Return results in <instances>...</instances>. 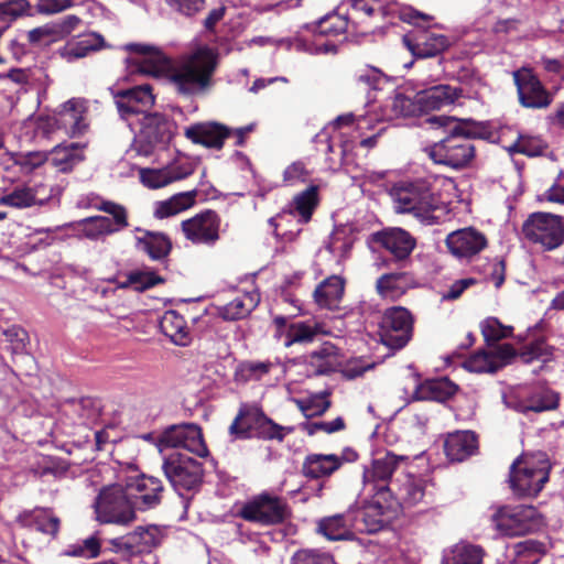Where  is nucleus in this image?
<instances>
[{
  "mask_svg": "<svg viewBox=\"0 0 564 564\" xmlns=\"http://www.w3.org/2000/svg\"><path fill=\"white\" fill-rule=\"evenodd\" d=\"M217 66V53L208 46H200L170 70L169 79L178 95L200 96L214 86Z\"/></svg>",
  "mask_w": 564,
  "mask_h": 564,
  "instance_id": "f257e3e1",
  "label": "nucleus"
},
{
  "mask_svg": "<svg viewBox=\"0 0 564 564\" xmlns=\"http://www.w3.org/2000/svg\"><path fill=\"white\" fill-rule=\"evenodd\" d=\"M427 122L433 126L449 127V134L426 150L430 158L437 164L455 170L466 167L475 158L471 131L452 117L433 116L427 119Z\"/></svg>",
  "mask_w": 564,
  "mask_h": 564,
  "instance_id": "f03ea898",
  "label": "nucleus"
},
{
  "mask_svg": "<svg viewBox=\"0 0 564 564\" xmlns=\"http://www.w3.org/2000/svg\"><path fill=\"white\" fill-rule=\"evenodd\" d=\"M390 195L398 214H411L425 225L438 223L444 215L445 206L422 180L400 182L392 187Z\"/></svg>",
  "mask_w": 564,
  "mask_h": 564,
  "instance_id": "7ed1b4c3",
  "label": "nucleus"
},
{
  "mask_svg": "<svg viewBox=\"0 0 564 564\" xmlns=\"http://www.w3.org/2000/svg\"><path fill=\"white\" fill-rule=\"evenodd\" d=\"M550 471L551 463L545 453L522 454L510 466V488L518 497H536L549 481Z\"/></svg>",
  "mask_w": 564,
  "mask_h": 564,
  "instance_id": "20e7f679",
  "label": "nucleus"
},
{
  "mask_svg": "<svg viewBox=\"0 0 564 564\" xmlns=\"http://www.w3.org/2000/svg\"><path fill=\"white\" fill-rule=\"evenodd\" d=\"M425 496V480L410 473L398 474L389 481V486L381 488L376 505L382 511L397 513L401 509L416 506Z\"/></svg>",
  "mask_w": 564,
  "mask_h": 564,
  "instance_id": "39448f33",
  "label": "nucleus"
},
{
  "mask_svg": "<svg viewBox=\"0 0 564 564\" xmlns=\"http://www.w3.org/2000/svg\"><path fill=\"white\" fill-rule=\"evenodd\" d=\"M229 434L237 440H282V426L269 419L254 403H241L229 426Z\"/></svg>",
  "mask_w": 564,
  "mask_h": 564,
  "instance_id": "423d86ee",
  "label": "nucleus"
},
{
  "mask_svg": "<svg viewBox=\"0 0 564 564\" xmlns=\"http://www.w3.org/2000/svg\"><path fill=\"white\" fill-rule=\"evenodd\" d=\"M97 520L101 523L129 524L135 519L137 508L126 486L105 487L95 500Z\"/></svg>",
  "mask_w": 564,
  "mask_h": 564,
  "instance_id": "0eeeda50",
  "label": "nucleus"
},
{
  "mask_svg": "<svg viewBox=\"0 0 564 564\" xmlns=\"http://www.w3.org/2000/svg\"><path fill=\"white\" fill-rule=\"evenodd\" d=\"M350 20L347 14L338 12L329 13L322 18L314 26L312 41L304 37L289 39L284 44L289 48H295L297 51L308 52L311 54H321L335 52L336 45L328 40L323 41V36H338L344 34L350 24Z\"/></svg>",
  "mask_w": 564,
  "mask_h": 564,
  "instance_id": "6e6552de",
  "label": "nucleus"
},
{
  "mask_svg": "<svg viewBox=\"0 0 564 564\" xmlns=\"http://www.w3.org/2000/svg\"><path fill=\"white\" fill-rule=\"evenodd\" d=\"M522 234L543 250H554L564 243L563 217L550 213H533L522 225Z\"/></svg>",
  "mask_w": 564,
  "mask_h": 564,
  "instance_id": "1a4fd4ad",
  "label": "nucleus"
},
{
  "mask_svg": "<svg viewBox=\"0 0 564 564\" xmlns=\"http://www.w3.org/2000/svg\"><path fill=\"white\" fill-rule=\"evenodd\" d=\"M176 133L177 123L172 117L158 111L145 113L140 120V149L147 155L165 150Z\"/></svg>",
  "mask_w": 564,
  "mask_h": 564,
  "instance_id": "9d476101",
  "label": "nucleus"
},
{
  "mask_svg": "<svg viewBox=\"0 0 564 564\" xmlns=\"http://www.w3.org/2000/svg\"><path fill=\"white\" fill-rule=\"evenodd\" d=\"M497 531L508 536L524 535L538 531L542 518L533 506L502 507L492 516Z\"/></svg>",
  "mask_w": 564,
  "mask_h": 564,
  "instance_id": "9b49d317",
  "label": "nucleus"
},
{
  "mask_svg": "<svg viewBox=\"0 0 564 564\" xmlns=\"http://www.w3.org/2000/svg\"><path fill=\"white\" fill-rule=\"evenodd\" d=\"M162 469L173 488L180 494L194 490L203 482L202 463L180 452L167 455L163 460Z\"/></svg>",
  "mask_w": 564,
  "mask_h": 564,
  "instance_id": "f8f14e48",
  "label": "nucleus"
},
{
  "mask_svg": "<svg viewBox=\"0 0 564 564\" xmlns=\"http://www.w3.org/2000/svg\"><path fill=\"white\" fill-rule=\"evenodd\" d=\"M413 318L401 306L388 308L381 322V343L392 350L403 348L412 337Z\"/></svg>",
  "mask_w": 564,
  "mask_h": 564,
  "instance_id": "ddd939ff",
  "label": "nucleus"
},
{
  "mask_svg": "<svg viewBox=\"0 0 564 564\" xmlns=\"http://www.w3.org/2000/svg\"><path fill=\"white\" fill-rule=\"evenodd\" d=\"M149 84L137 85L126 89H110L119 117L128 121L139 115L150 113L155 97Z\"/></svg>",
  "mask_w": 564,
  "mask_h": 564,
  "instance_id": "4468645a",
  "label": "nucleus"
},
{
  "mask_svg": "<svg viewBox=\"0 0 564 564\" xmlns=\"http://www.w3.org/2000/svg\"><path fill=\"white\" fill-rule=\"evenodd\" d=\"M163 447H183L198 457L209 454L199 425L194 423L173 424L165 427L159 436Z\"/></svg>",
  "mask_w": 564,
  "mask_h": 564,
  "instance_id": "2eb2a0df",
  "label": "nucleus"
},
{
  "mask_svg": "<svg viewBox=\"0 0 564 564\" xmlns=\"http://www.w3.org/2000/svg\"><path fill=\"white\" fill-rule=\"evenodd\" d=\"M409 460V456L387 452L384 455L373 458L370 466L365 468L364 487L372 495L375 501L381 488L388 487L389 481L394 478L392 475L398 468Z\"/></svg>",
  "mask_w": 564,
  "mask_h": 564,
  "instance_id": "dca6fc26",
  "label": "nucleus"
},
{
  "mask_svg": "<svg viewBox=\"0 0 564 564\" xmlns=\"http://www.w3.org/2000/svg\"><path fill=\"white\" fill-rule=\"evenodd\" d=\"M220 216L205 209L181 223L185 238L194 245L214 246L219 240Z\"/></svg>",
  "mask_w": 564,
  "mask_h": 564,
  "instance_id": "f3484780",
  "label": "nucleus"
},
{
  "mask_svg": "<svg viewBox=\"0 0 564 564\" xmlns=\"http://www.w3.org/2000/svg\"><path fill=\"white\" fill-rule=\"evenodd\" d=\"M319 186L315 184H311L305 189L293 195L284 208V214L293 217L296 225L300 227L295 231H284V238L293 239L302 231V226L312 220L313 214L319 205Z\"/></svg>",
  "mask_w": 564,
  "mask_h": 564,
  "instance_id": "a211bd4d",
  "label": "nucleus"
},
{
  "mask_svg": "<svg viewBox=\"0 0 564 564\" xmlns=\"http://www.w3.org/2000/svg\"><path fill=\"white\" fill-rule=\"evenodd\" d=\"M520 104L525 108L542 109L551 105L553 98L531 69L513 72Z\"/></svg>",
  "mask_w": 564,
  "mask_h": 564,
  "instance_id": "6ab92c4d",
  "label": "nucleus"
},
{
  "mask_svg": "<svg viewBox=\"0 0 564 564\" xmlns=\"http://www.w3.org/2000/svg\"><path fill=\"white\" fill-rule=\"evenodd\" d=\"M238 516L253 523L270 525L282 522V503L279 498L262 494L247 501Z\"/></svg>",
  "mask_w": 564,
  "mask_h": 564,
  "instance_id": "aec40b11",
  "label": "nucleus"
},
{
  "mask_svg": "<svg viewBox=\"0 0 564 564\" xmlns=\"http://www.w3.org/2000/svg\"><path fill=\"white\" fill-rule=\"evenodd\" d=\"M128 495L139 511L156 508L163 499L164 486L161 479L141 475L126 484Z\"/></svg>",
  "mask_w": 564,
  "mask_h": 564,
  "instance_id": "412c9836",
  "label": "nucleus"
},
{
  "mask_svg": "<svg viewBox=\"0 0 564 564\" xmlns=\"http://www.w3.org/2000/svg\"><path fill=\"white\" fill-rule=\"evenodd\" d=\"M445 242L449 252L459 260H471L488 245L486 236L474 227L452 231Z\"/></svg>",
  "mask_w": 564,
  "mask_h": 564,
  "instance_id": "4be33fe9",
  "label": "nucleus"
},
{
  "mask_svg": "<svg viewBox=\"0 0 564 564\" xmlns=\"http://www.w3.org/2000/svg\"><path fill=\"white\" fill-rule=\"evenodd\" d=\"M52 126L70 138L80 137L88 129L87 107L83 100L70 99L53 117Z\"/></svg>",
  "mask_w": 564,
  "mask_h": 564,
  "instance_id": "5701e85b",
  "label": "nucleus"
},
{
  "mask_svg": "<svg viewBox=\"0 0 564 564\" xmlns=\"http://www.w3.org/2000/svg\"><path fill=\"white\" fill-rule=\"evenodd\" d=\"M231 130L216 121L196 122L185 128L184 135L194 144L207 149H223L226 139L231 135Z\"/></svg>",
  "mask_w": 564,
  "mask_h": 564,
  "instance_id": "b1692460",
  "label": "nucleus"
},
{
  "mask_svg": "<svg viewBox=\"0 0 564 564\" xmlns=\"http://www.w3.org/2000/svg\"><path fill=\"white\" fill-rule=\"evenodd\" d=\"M124 51L141 56V59L127 58V62L135 66V70L145 75H159L167 62L163 52L151 44L128 43L122 47Z\"/></svg>",
  "mask_w": 564,
  "mask_h": 564,
  "instance_id": "393cba45",
  "label": "nucleus"
},
{
  "mask_svg": "<svg viewBox=\"0 0 564 564\" xmlns=\"http://www.w3.org/2000/svg\"><path fill=\"white\" fill-rule=\"evenodd\" d=\"M463 96V89L451 85H436L416 94L420 112L441 110L454 105Z\"/></svg>",
  "mask_w": 564,
  "mask_h": 564,
  "instance_id": "a878e982",
  "label": "nucleus"
},
{
  "mask_svg": "<svg viewBox=\"0 0 564 564\" xmlns=\"http://www.w3.org/2000/svg\"><path fill=\"white\" fill-rule=\"evenodd\" d=\"M373 238L398 260L406 259L416 246L415 238L398 227L379 231L375 234Z\"/></svg>",
  "mask_w": 564,
  "mask_h": 564,
  "instance_id": "bb28decb",
  "label": "nucleus"
},
{
  "mask_svg": "<svg viewBox=\"0 0 564 564\" xmlns=\"http://www.w3.org/2000/svg\"><path fill=\"white\" fill-rule=\"evenodd\" d=\"M17 523L24 529H34L55 538L59 531L61 520L50 508L25 510L17 517Z\"/></svg>",
  "mask_w": 564,
  "mask_h": 564,
  "instance_id": "cd10ccee",
  "label": "nucleus"
},
{
  "mask_svg": "<svg viewBox=\"0 0 564 564\" xmlns=\"http://www.w3.org/2000/svg\"><path fill=\"white\" fill-rule=\"evenodd\" d=\"M478 451V438L471 431L449 433L444 441V452L451 462H463Z\"/></svg>",
  "mask_w": 564,
  "mask_h": 564,
  "instance_id": "c85d7f7f",
  "label": "nucleus"
},
{
  "mask_svg": "<svg viewBox=\"0 0 564 564\" xmlns=\"http://www.w3.org/2000/svg\"><path fill=\"white\" fill-rule=\"evenodd\" d=\"M143 235L135 238V246L153 261H164L170 256L173 243L171 238L161 231L137 228Z\"/></svg>",
  "mask_w": 564,
  "mask_h": 564,
  "instance_id": "c756f323",
  "label": "nucleus"
},
{
  "mask_svg": "<svg viewBox=\"0 0 564 564\" xmlns=\"http://www.w3.org/2000/svg\"><path fill=\"white\" fill-rule=\"evenodd\" d=\"M344 292L345 280L339 275H330L314 290V302L319 308L334 311L339 308Z\"/></svg>",
  "mask_w": 564,
  "mask_h": 564,
  "instance_id": "7c9ffc66",
  "label": "nucleus"
},
{
  "mask_svg": "<svg viewBox=\"0 0 564 564\" xmlns=\"http://www.w3.org/2000/svg\"><path fill=\"white\" fill-rule=\"evenodd\" d=\"M284 328L286 335L284 346L288 347L293 344L312 343L316 336L328 334L324 324L314 319L293 322L289 325L284 324Z\"/></svg>",
  "mask_w": 564,
  "mask_h": 564,
  "instance_id": "2f4dec72",
  "label": "nucleus"
},
{
  "mask_svg": "<svg viewBox=\"0 0 564 564\" xmlns=\"http://www.w3.org/2000/svg\"><path fill=\"white\" fill-rule=\"evenodd\" d=\"M349 514L325 517L317 522V532L329 541H348L355 538Z\"/></svg>",
  "mask_w": 564,
  "mask_h": 564,
  "instance_id": "473e14b6",
  "label": "nucleus"
},
{
  "mask_svg": "<svg viewBox=\"0 0 564 564\" xmlns=\"http://www.w3.org/2000/svg\"><path fill=\"white\" fill-rule=\"evenodd\" d=\"M162 333L178 346H187L192 341L189 327L177 311H166L160 321Z\"/></svg>",
  "mask_w": 564,
  "mask_h": 564,
  "instance_id": "72a5a7b5",
  "label": "nucleus"
},
{
  "mask_svg": "<svg viewBox=\"0 0 564 564\" xmlns=\"http://www.w3.org/2000/svg\"><path fill=\"white\" fill-rule=\"evenodd\" d=\"M86 143L72 142L69 144H58L52 150V164L62 173H69L79 163L84 162L86 156L83 150Z\"/></svg>",
  "mask_w": 564,
  "mask_h": 564,
  "instance_id": "f704fd0d",
  "label": "nucleus"
},
{
  "mask_svg": "<svg viewBox=\"0 0 564 564\" xmlns=\"http://www.w3.org/2000/svg\"><path fill=\"white\" fill-rule=\"evenodd\" d=\"M557 404L558 398L555 392L545 388H539L523 399H519L513 408L521 413L543 412L554 410Z\"/></svg>",
  "mask_w": 564,
  "mask_h": 564,
  "instance_id": "c9c22d12",
  "label": "nucleus"
},
{
  "mask_svg": "<svg viewBox=\"0 0 564 564\" xmlns=\"http://www.w3.org/2000/svg\"><path fill=\"white\" fill-rule=\"evenodd\" d=\"M197 189L174 194L165 200L155 203L153 216L156 219H164L175 216L193 207L196 203Z\"/></svg>",
  "mask_w": 564,
  "mask_h": 564,
  "instance_id": "e433bc0d",
  "label": "nucleus"
},
{
  "mask_svg": "<svg viewBox=\"0 0 564 564\" xmlns=\"http://www.w3.org/2000/svg\"><path fill=\"white\" fill-rule=\"evenodd\" d=\"M341 464V458L335 454H312L305 458L302 470L306 477L318 479L330 476Z\"/></svg>",
  "mask_w": 564,
  "mask_h": 564,
  "instance_id": "4c0bfd02",
  "label": "nucleus"
},
{
  "mask_svg": "<svg viewBox=\"0 0 564 564\" xmlns=\"http://www.w3.org/2000/svg\"><path fill=\"white\" fill-rule=\"evenodd\" d=\"M133 555L152 552L161 545L164 534L158 525L138 527L129 532Z\"/></svg>",
  "mask_w": 564,
  "mask_h": 564,
  "instance_id": "58836bf2",
  "label": "nucleus"
},
{
  "mask_svg": "<svg viewBox=\"0 0 564 564\" xmlns=\"http://www.w3.org/2000/svg\"><path fill=\"white\" fill-rule=\"evenodd\" d=\"M457 386L447 378L426 380L416 387L414 398L416 400H431L444 402L453 397Z\"/></svg>",
  "mask_w": 564,
  "mask_h": 564,
  "instance_id": "ea45409f",
  "label": "nucleus"
},
{
  "mask_svg": "<svg viewBox=\"0 0 564 564\" xmlns=\"http://www.w3.org/2000/svg\"><path fill=\"white\" fill-rule=\"evenodd\" d=\"M259 301V294L256 292L241 293L220 307L219 314L226 321H238L247 317L257 307Z\"/></svg>",
  "mask_w": 564,
  "mask_h": 564,
  "instance_id": "a19ab883",
  "label": "nucleus"
},
{
  "mask_svg": "<svg viewBox=\"0 0 564 564\" xmlns=\"http://www.w3.org/2000/svg\"><path fill=\"white\" fill-rule=\"evenodd\" d=\"M105 46V40L100 34L90 33L78 41L68 42L62 50L61 55L68 62L83 58L90 52H96Z\"/></svg>",
  "mask_w": 564,
  "mask_h": 564,
  "instance_id": "79ce46f5",
  "label": "nucleus"
},
{
  "mask_svg": "<svg viewBox=\"0 0 564 564\" xmlns=\"http://www.w3.org/2000/svg\"><path fill=\"white\" fill-rule=\"evenodd\" d=\"M449 46L447 36L443 34H423L416 43H408L409 50L415 57L429 58L444 52Z\"/></svg>",
  "mask_w": 564,
  "mask_h": 564,
  "instance_id": "37998d69",
  "label": "nucleus"
},
{
  "mask_svg": "<svg viewBox=\"0 0 564 564\" xmlns=\"http://www.w3.org/2000/svg\"><path fill=\"white\" fill-rule=\"evenodd\" d=\"M127 279L121 283V288H133L137 292H144L156 285L164 284L165 279L156 274L153 270H134L127 273Z\"/></svg>",
  "mask_w": 564,
  "mask_h": 564,
  "instance_id": "c03bdc74",
  "label": "nucleus"
},
{
  "mask_svg": "<svg viewBox=\"0 0 564 564\" xmlns=\"http://www.w3.org/2000/svg\"><path fill=\"white\" fill-rule=\"evenodd\" d=\"M482 550L479 546L458 543L444 557V564H482Z\"/></svg>",
  "mask_w": 564,
  "mask_h": 564,
  "instance_id": "a18cd8bd",
  "label": "nucleus"
},
{
  "mask_svg": "<svg viewBox=\"0 0 564 564\" xmlns=\"http://www.w3.org/2000/svg\"><path fill=\"white\" fill-rule=\"evenodd\" d=\"M386 513H391V511H382L377 505L375 499L372 500V503L364 509L358 518H356L354 528L360 532H377L379 531L383 524L384 520L382 519V516Z\"/></svg>",
  "mask_w": 564,
  "mask_h": 564,
  "instance_id": "49530a36",
  "label": "nucleus"
},
{
  "mask_svg": "<svg viewBox=\"0 0 564 564\" xmlns=\"http://www.w3.org/2000/svg\"><path fill=\"white\" fill-rule=\"evenodd\" d=\"M514 564H536L545 553L544 544L535 540H525L513 546Z\"/></svg>",
  "mask_w": 564,
  "mask_h": 564,
  "instance_id": "de8ad7c7",
  "label": "nucleus"
},
{
  "mask_svg": "<svg viewBox=\"0 0 564 564\" xmlns=\"http://www.w3.org/2000/svg\"><path fill=\"white\" fill-rule=\"evenodd\" d=\"M272 364L270 361H242L240 362L234 375L237 383H247L252 380H260L269 373Z\"/></svg>",
  "mask_w": 564,
  "mask_h": 564,
  "instance_id": "09e8293b",
  "label": "nucleus"
},
{
  "mask_svg": "<svg viewBox=\"0 0 564 564\" xmlns=\"http://www.w3.org/2000/svg\"><path fill=\"white\" fill-rule=\"evenodd\" d=\"M290 402L296 404L304 416L313 417L324 414L330 406L328 394L318 393L303 399L290 398Z\"/></svg>",
  "mask_w": 564,
  "mask_h": 564,
  "instance_id": "8fccbe9b",
  "label": "nucleus"
},
{
  "mask_svg": "<svg viewBox=\"0 0 564 564\" xmlns=\"http://www.w3.org/2000/svg\"><path fill=\"white\" fill-rule=\"evenodd\" d=\"M102 553V545L97 534H93L82 541L70 544L65 550V555L86 560L96 558Z\"/></svg>",
  "mask_w": 564,
  "mask_h": 564,
  "instance_id": "3c124183",
  "label": "nucleus"
},
{
  "mask_svg": "<svg viewBox=\"0 0 564 564\" xmlns=\"http://www.w3.org/2000/svg\"><path fill=\"white\" fill-rule=\"evenodd\" d=\"M405 273L383 274L377 280V290L384 297H398L405 292L406 289Z\"/></svg>",
  "mask_w": 564,
  "mask_h": 564,
  "instance_id": "603ef678",
  "label": "nucleus"
},
{
  "mask_svg": "<svg viewBox=\"0 0 564 564\" xmlns=\"http://www.w3.org/2000/svg\"><path fill=\"white\" fill-rule=\"evenodd\" d=\"M83 234L89 239H97L100 236H109L115 234L112 225H110V218L107 216H90L84 218L79 223Z\"/></svg>",
  "mask_w": 564,
  "mask_h": 564,
  "instance_id": "864d4df0",
  "label": "nucleus"
},
{
  "mask_svg": "<svg viewBox=\"0 0 564 564\" xmlns=\"http://www.w3.org/2000/svg\"><path fill=\"white\" fill-rule=\"evenodd\" d=\"M352 245L354 239L351 236L347 235L344 230H336L329 236L326 248L340 262L349 256Z\"/></svg>",
  "mask_w": 564,
  "mask_h": 564,
  "instance_id": "5fc2aeb1",
  "label": "nucleus"
},
{
  "mask_svg": "<svg viewBox=\"0 0 564 564\" xmlns=\"http://www.w3.org/2000/svg\"><path fill=\"white\" fill-rule=\"evenodd\" d=\"M499 361L495 360L490 351H478L464 361V368L471 372H496L499 370Z\"/></svg>",
  "mask_w": 564,
  "mask_h": 564,
  "instance_id": "6e6d98bb",
  "label": "nucleus"
},
{
  "mask_svg": "<svg viewBox=\"0 0 564 564\" xmlns=\"http://www.w3.org/2000/svg\"><path fill=\"white\" fill-rule=\"evenodd\" d=\"M379 8L380 4L377 0H349L346 14L351 24L355 25L372 17Z\"/></svg>",
  "mask_w": 564,
  "mask_h": 564,
  "instance_id": "4d7b16f0",
  "label": "nucleus"
},
{
  "mask_svg": "<svg viewBox=\"0 0 564 564\" xmlns=\"http://www.w3.org/2000/svg\"><path fill=\"white\" fill-rule=\"evenodd\" d=\"M36 196L30 187H15L12 192L0 197V205L14 208H26L35 204Z\"/></svg>",
  "mask_w": 564,
  "mask_h": 564,
  "instance_id": "13d9d810",
  "label": "nucleus"
},
{
  "mask_svg": "<svg viewBox=\"0 0 564 564\" xmlns=\"http://www.w3.org/2000/svg\"><path fill=\"white\" fill-rule=\"evenodd\" d=\"M480 328L488 345L508 338L512 334V327L502 325L496 317L486 318L481 323Z\"/></svg>",
  "mask_w": 564,
  "mask_h": 564,
  "instance_id": "bf43d9fd",
  "label": "nucleus"
},
{
  "mask_svg": "<svg viewBox=\"0 0 564 564\" xmlns=\"http://www.w3.org/2000/svg\"><path fill=\"white\" fill-rule=\"evenodd\" d=\"M98 209L112 216L110 225H112L113 232H119L129 226L128 212L123 205L117 204L111 200H105Z\"/></svg>",
  "mask_w": 564,
  "mask_h": 564,
  "instance_id": "052dcab7",
  "label": "nucleus"
},
{
  "mask_svg": "<svg viewBox=\"0 0 564 564\" xmlns=\"http://www.w3.org/2000/svg\"><path fill=\"white\" fill-rule=\"evenodd\" d=\"M545 143L539 137L520 134L516 142L509 148L511 152L525 154L528 156H536L542 154Z\"/></svg>",
  "mask_w": 564,
  "mask_h": 564,
  "instance_id": "680f3d73",
  "label": "nucleus"
},
{
  "mask_svg": "<svg viewBox=\"0 0 564 564\" xmlns=\"http://www.w3.org/2000/svg\"><path fill=\"white\" fill-rule=\"evenodd\" d=\"M3 335L10 344L9 349L12 354L18 355L25 351L30 338L24 328L18 325H12L3 332Z\"/></svg>",
  "mask_w": 564,
  "mask_h": 564,
  "instance_id": "e2e57ef3",
  "label": "nucleus"
},
{
  "mask_svg": "<svg viewBox=\"0 0 564 564\" xmlns=\"http://www.w3.org/2000/svg\"><path fill=\"white\" fill-rule=\"evenodd\" d=\"M108 544L109 546L102 549V554L112 552L118 555L116 558L124 562V564H128V560L131 556H134L129 533L122 536L110 539Z\"/></svg>",
  "mask_w": 564,
  "mask_h": 564,
  "instance_id": "0e129e2a",
  "label": "nucleus"
},
{
  "mask_svg": "<svg viewBox=\"0 0 564 564\" xmlns=\"http://www.w3.org/2000/svg\"><path fill=\"white\" fill-rule=\"evenodd\" d=\"M72 406L83 423L93 422L99 415V406L96 400L90 397H85L77 401H73Z\"/></svg>",
  "mask_w": 564,
  "mask_h": 564,
  "instance_id": "69168bd1",
  "label": "nucleus"
},
{
  "mask_svg": "<svg viewBox=\"0 0 564 564\" xmlns=\"http://www.w3.org/2000/svg\"><path fill=\"white\" fill-rule=\"evenodd\" d=\"M390 108L393 117H408L414 116L416 112H420L416 96L414 99H411L402 94H397L390 100Z\"/></svg>",
  "mask_w": 564,
  "mask_h": 564,
  "instance_id": "338daca9",
  "label": "nucleus"
},
{
  "mask_svg": "<svg viewBox=\"0 0 564 564\" xmlns=\"http://www.w3.org/2000/svg\"><path fill=\"white\" fill-rule=\"evenodd\" d=\"M292 564H334V560L327 553L302 550L294 554Z\"/></svg>",
  "mask_w": 564,
  "mask_h": 564,
  "instance_id": "774afa93",
  "label": "nucleus"
}]
</instances>
